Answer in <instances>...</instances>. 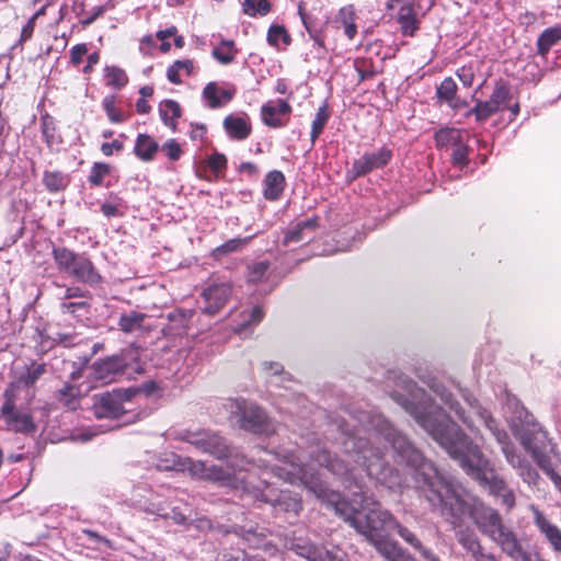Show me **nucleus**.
<instances>
[{"label":"nucleus","instance_id":"obj_23","mask_svg":"<svg viewBox=\"0 0 561 561\" xmlns=\"http://www.w3.org/2000/svg\"><path fill=\"white\" fill-rule=\"evenodd\" d=\"M316 227V219H306L296 222L291 228H289L286 231L283 240L284 245H288L290 243H298L310 238L313 234Z\"/></svg>","mask_w":561,"mask_h":561},{"label":"nucleus","instance_id":"obj_8","mask_svg":"<svg viewBox=\"0 0 561 561\" xmlns=\"http://www.w3.org/2000/svg\"><path fill=\"white\" fill-rule=\"evenodd\" d=\"M53 255L58 268L77 280L89 284L100 282L99 273L85 255L77 254L67 248H55Z\"/></svg>","mask_w":561,"mask_h":561},{"label":"nucleus","instance_id":"obj_52","mask_svg":"<svg viewBox=\"0 0 561 561\" xmlns=\"http://www.w3.org/2000/svg\"><path fill=\"white\" fill-rule=\"evenodd\" d=\"M161 150L172 161L179 160L183 152L180 144L175 139L167 140L162 145Z\"/></svg>","mask_w":561,"mask_h":561},{"label":"nucleus","instance_id":"obj_40","mask_svg":"<svg viewBox=\"0 0 561 561\" xmlns=\"http://www.w3.org/2000/svg\"><path fill=\"white\" fill-rule=\"evenodd\" d=\"M242 10L249 16H264L270 13L271 4L267 0H244Z\"/></svg>","mask_w":561,"mask_h":561},{"label":"nucleus","instance_id":"obj_36","mask_svg":"<svg viewBox=\"0 0 561 561\" xmlns=\"http://www.w3.org/2000/svg\"><path fill=\"white\" fill-rule=\"evenodd\" d=\"M105 84L113 89H121L128 82L125 71L115 66H107L104 68Z\"/></svg>","mask_w":561,"mask_h":561},{"label":"nucleus","instance_id":"obj_43","mask_svg":"<svg viewBox=\"0 0 561 561\" xmlns=\"http://www.w3.org/2000/svg\"><path fill=\"white\" fill-rule=\"evenodd\" d=\"M80 390L72 385H66L58 392V400L68 409L75 410L78 405Z\"/></svg>","mask_w":561,"mask_h":561},{"label":"nucleus","instance_id":"obj_3","mask_svg":"<svg viewBox=\"0 0 561 561\" xmlns=\"http://www.w3.org/2000/svg\"><path fill=\"white\" fill-rule=\"evenodd\" d=\"M296 460H298V458L294 456H285L279 465L272 468V471L279 479L293 484L299 482L310 492L314 493L317 497L334 504L336 513L344 515L345 520L369 539H375L380 530L393 528L397 529L399 536L414 548L424 560L440 561L431 549L422 545L421 540L411 530L397 523L387 511H382L376 501L364 495L362 491L353 492L351 513L347 514L342 507L344 503L339 501V494L331 493L329 495L328 489L319 477L320 473L313 472V463L301 467Z\"/></svg>","mask_w":561,"mask_h":561},{"label":"nucleus","instance_id":"obj_6","mask_svg":"<svg viewBox=\"0 0 561 561\" xmlns=\"http://www.w3.org/2000/svg\"><path fill=\"white\" fill-rule=\"evenodd\" d=\"M471 413L485 425L486 428L494 435L496 442L502 446V451L506 458V461L517 470L518 476L523 481L529 485L536 484L539 474L535 468L518 453L515 451L513 446L508 442L506 432L497 427L496 422L488 413L486 410L482 409L477 404L470 403Z\"/></svg>","mask_w":561,"mask_h":561},{"label":"nucleus","instance_id":"obj_44","mask_svg":"<svg viewBox=\"0 0 561 561\" xmlns=\"http://www.w3.org/2000/svg\"><path fill=\"white\" fill-rule=\"evenodd\" d=\"M43 181L46 188L50 192L60 191L68 184L67 176L58 171L45 172Z\"/></svg>","mask_w":561,"mask_h":561},{"label":"nucleus","instance_id":"obj_28","mask_svg":"<svg viewBox=\"0 0 561 561\" xmlns=\"http://www.w3.org/2000/svg\"><path fill=\"white\" fill-rule=\"evenodd\" d=\"M195 65L192 59L175 60L167 69V78L174 84H180L183 77H190L194 73Z\"/></svg>","mask_w":561,"mask_h":561},{"label":"nucleus","instance_id":"obj_20","mask_svg":"<svg viewBox=\"0 0 561 561\" xmlns=\"http://www.w3.org/2000/svg\"><path fill=\"white\" fill-rule=\"evenodd\" d=\"M0 419L3 420L5 428L9 431L22 434H33L36 431L32 415L15 408L0 412Z\"/></svg>","mask_w":561,"mask_h":561},{"label":"nucleus","instance_id":"obj_12","mask_svg":"<svg viewBox=\"0 0 561 561\" xmlns=\"http://www.w3.org/2000/svg\"><path fill=\"white\" fill-rule=\"evenodd\" d=\"M124 394L105 392L94 398L93 412L98 419H119L125 413Z\"/></svg>","mask_w":561,"mask_h":561},{"label":"nucleus","instance_id":"obj_46","mask_svg":"<svg viewBox=\"0 0 561 561\" xmlns=\"http://www.w3.org/2000/svg\"><path fill=\"white\" fill-rule=\"evenodd\" d=\"M111 167L107 163L95 162L89 175V182L93 186H100L103 184L104 179L110 174Z\"/></svg>","mask_w":561,"mask_h":561},{"label":"nucleus","instance_id":"obj_39","mask_svg":"<svg viewBox=\"0 0 561 561\" xmlns=\"http://www.w3.org/2000/svg\"><path fill=\"white\" fill-rule=\"evenodd\" d=\"M329 116H330V114L328 112V105H327V103H323L318 108L316 116L312 121L311 134H310L312 142H314L318 139V137L322 134V131L328 123Z\"/></svg>","mask_w":561,"mask_h":561},{"label":"nucleus","instance_id":"obj_15","mask_svg":"<svg viewBox=\"0 0 561 561\" xmlns=\"http://www.w3.org/2000/svg\"><path fill=\"white\" fill-rule=\"evenodd\" d=\"M291 106L283 99L271 100L261 107L262 122L272 128H279L287 124Z\"/></svg>","mask_w":561,"mask_h":561},{"label":"nucleus","instance_id":"obj_29","mask_svg":"<svg viewBox=\"0 0 561 561\" xmlns=\"http://www.w3.org/2000/svg\"><path fill=\"white\" fill-rule=\"evenodd\" d=\"M238 55L236 44L231 39H221L211 50V56L221 65H230Z\"/></svg>","mask_w":561,"mask_h":561},{"label":"nucleus","instance_id":"obj_18","mask_svg":"<svg viewBox=\"0 0 561 561\" xmlns=\"http://www.w3.org/2000/svg\"><path fill=\"white\" fill-rule=\"evenodd\" d=\"M244 491L249 494H252L255 500H260L263 502H270L273 505L283 506L285 511L294 512L297 514L301 510V503L297 497L289 496L288 492L280 491L278 496H274L272 494V490L265 485V490H261L260 488H254L252 491L244 486Z\"/></svg>","mask_w":561,"mask_h":561},{"label":"nucleus","instance_id":"obj_48","mask_svg":"<svg viewBox=\"0 0 561 561\" xmlns=\"http://www.w3.org/2000/svg\"><path fill=\"white\" fill-rule=\"evenodd\" d=\"M22 385L21 382L15 381L11 382L7 389L4 390V403L2 404L0 412H7L11 409L15 408V400L18 396V389Z\"/></svg>","mask_w":561,"mask_h":561},{"label":"nucleus","instance_id":"obj_50","mask_svg":"<svg viewBox=\"0 0 561 561\" xmlns=\"http://www.w3.org/2000/svg\"><path fill=\"white\" fill-rule=\"evenodd\" d=\"M249 240H250V238L231 239V240L227 241L226 243L221 244L220 247L216 248L215 254L221 255V254L234 252V251L241 249L243 245H245Z\"/></svg>","mask_w":561,"mask_h":561},{"label":"nucleus","instance_id":"obj_61","mask_svg":"<svg viewBox=\"0 0 561 561\" xmlns=\"http://www.w3.org/2000/svg\"><path fill=\"white\" fill-rule=\"evenodd\" d=\"M122 149L123 144L118 140H114L112 142H104L101 146V151L106 157H110L114 153V151H121Z\"/></svg>","mask_w":561,"mask_h":561},{"label":"nucleus","instance_id":"obj_9","mask_svg":"<svg viewBox=\"0 0 561 561\" xmlns=\"http://www.w3.org/2000/svg\"><path fill=\"white\" fill-rule=\"evenodd\" d=\"M173 465L170 468L188 472L191 477L199 480H209L213 482H217L220 484H229L231 480V474L228 471H225L222 468L217 466L207 467L203 461L193 460L188 457H178L173 456ZM165 468H169L167 466Z\"/></svg>","mask_w":561,"mask_h":561},{"label":"nucleus","instance_id":"obj_19","mask_svg":"<svg viewBox=\"0 0 561 561\" xmlns=\"http://www.w3.org/2000/svg\"><path fill=\"white\" fill-rule=\"evenodd\" d=\"M391 159V151L387 148H380L376 152L366 153L353 162L352 173L354 176L364 175L375 169L382 168Z\"/></svg>","mask_w":561,"mask_h":561},{"label":"nucleus","instance_id":"obj_25","mask_svg":"<svg viewBox=\"0 0 561 561\" xmlns=\"http://www.w3.org/2000/svg\"><path fill=\"white\" fill-rule=\"evenodd\" d=\"M159 149V144L148 134H139L135 140L134 153L144 162L152 161Z\"/></svg>","mask_w":561,"mask_h":561},{"label":"nucleus","instance_id":"obj_35","mask_svg":"<svg viewBox=\"0 0 561 561\" xmlns=\"http://www.w3.org/2000/svg\"><path fill=\"white\" fill-rule=\"evenodd\" d=\"M398 22L404 35L412 36L419 28L417 20L411 5H404L400 9Z\"/></svg>","mask_w":561,"mask_h":561},{"label":"nucleus","instance_id":"obj_24","mask_svg":"<svg viewBox=\"0 0 561 561\" xmlns=\"http://www.w3.org/2000/svg\"><path fill=\"white\" fill-rule=\"evenodd\" d=\"M493 541L496 542L514 561L520 558L522 553L525 551L516 535L506 527L499 533Z\"/></svg>","mask_w":561,"mask_h":561},{"label":"nucleus","instance_id":"obj_33","mask_svg":"<svg viewBox=\"0 0 561 561\" xmlns=\"http://www.w3.org/2000/svg\"><path fill=\"white\" fill-rule=\"evenodd\" d=\"M561 39V25L546 28L537 39L538 54L545 57L550 48Z\"/></svg>","mask_w":561,"mask_h":561},{"label":"nucleus","instance_id":"obj_26","mask_svg":"<svg viewBox=\"0 0 561 561\" xmlns=\"http://www.w3.org/2000/svg\"><path fill=\"white\" fill-rule=\"evenodd\" d=\"M224 127L229 137L242 140L251 133V125L248 118L242 116L229 115L224 121Z\"/></svg>","mask_w":561,"mask_h":561},{"label":"nucleus","instance_id":"obj_31","mask_svg":"<svg viewBox=\"0 0 561 561\" xmlns=\"http://www.w3.org/2000/svg\"><path fill=\"white\" fill-rule=\"evenodd\" d=\"M457 85L453 78H445L437 88L436 95L439 101L446 102L450 107L458 108L461 102L456 98Z\"/></svg>","mask_w":561,"mask_h":561},{"label":"nucleus","instance_id":"obj_4","mask_svg":"<svg viewBox=\"0 0 561 561\" xmlns=\"http://www.w3.org/2000/svg\"><path fill=\"white\" fill-rule=\"evenodd\" d=\"M423 469L422 492L433 508L446 517L454 528L459 527L466 517H470L492 540L504 529L501 516L495 510L485 506L460 485L445 479L432 463H424Z\"/></svg>","mask_w":561,"mask_h":561},{"label":"nucleus","instance_id":"obj_14","mask_svg":"<svg viewBox=\"0 0 561 561\" xmlns=\"http://www.w3.org/2000/svg\"><path fill=\"white\" fill-rule=\"evenodd\" d=\"M533 520L539 534L543 537L552 552L561 549V529L552 523L537 506L530 505Z\"/></svg>","mask_w":561,"mask_h":561},{"label":"nucleus","instance_id":"obj_13","mask_svg":"<svg viewBox=\"0 0 561 561\" xmlns=\"http://www.w3.org/2000/svg\"><path fill=\"white\" fill-rule=\"evenodd\" d=\"M520 444L530 454L534 461L542 469L550 468V458L546 454V435L541 431L525 432L519 437Z\"/></svg>","mask_w":561,"mask_h":561},{"label":"nucleus","instance_id":"obj_47","mask_svg":"<svg viewBox=\"0 0 561 561\" xmlns=\"http://www.w3.org/2000/svg\"><path fill=\"white\" fill-rule=\"evenodd\" d=\"M44 373L45 366L43 364L33 363L27 367L25 374L19 378V382L25 387L33 386Z\"/></svg>","mask_w":561,"mask_h":561},{"label":"nucleus","instance_id":"obj_60","mask_svg":"<svg viewBox=\"0 0 561 561\" xmlns=\"http://www.w3.org/2000/svg\"><path fill=\"white\" fill-rule=\"evenodd\" d=\"M88 51V48L85 46V44H78L76 46H73L70 50V60L73 65H79L82 59H83V56L87 54Z\"/></svg>","mask_w":561,"mask_h":561},{"label":"nucleus","instance_id":"obj_7","mask_svg":"<svg viewBox=\"0 0 561 561\" xmlns=\"http://www.w3.org/2000/svg\"><path fill=\"white\" fill-rule=\"evenodd\" d=\"M225 409L230 414V419L242 430L266 435L273 432L266 414L253 402L244 399H229L225 403Z\"/></svg>","mask_w":561,"mask_h":561},{"label":"nucleus","instance_id":"obj_11","mask_svg":"<svg viewBox=\"0 0 561 561\" xmlns=\"http://www.w3.org/2000/svg\"><path fill=\"white\" fill-rule=\"evenodd\" d=\"M148 496L145 500H135V503L145 512L161 516L163 518H170L175 524H185L187 519V513L191 512L190 507L184 508L174 506L169 512L162 501L158 499L152 492H148Z\"/></svg>","mask_w":561,"mask_h":561},{"label":"nucleus","instance_id":"obj_1","mask_svg":"<svg viewBox=\"0 0 561 561\" xmlns=\"http://www.w3.org/2000/svg\"><path fill=\"white\" fill-rule=\"evenodd\" d=\"M358 423L359 427L354 426L355 431L352 433L342 431L343 455L341 458L332 460L330 454L322 450L314 461L336 476L350 477L354 480H357L355 471L357 467H360L368 477L377 482L386 484L390 489L400 486L398 472L388 467L383 454L379 449L373 450L368 446L371 440L380 443L381 439H385L391 444L400 461H405L409 466L416 468L415 480L420 488L424 485L423 465L431 462L424 460L419 450L403 435L392 428L389 422L379 414L362 413L358 416ZM355 484H358V481H355Z\"/></svg>","mask_w":561,"mask_h":561},{"label":"nucleus","instance_id":"obj_45","mask_svg":"<svg viewBox=\"0 0 561 561\" xmlns=\"http://www.w3.org/2000/svg\"><path fill=\"white\" fill-rule=\"evenodd\" d=\"M115 102V95H107L102 101V107L111 123L119 124L125 121V116L118 108H116Z\"/></svg>","mask_w":561,"mask_h":561},{"label":"nucleus","instance_id":"obj_55","mask_svg":"<svg viewBox=\"0 0 561 561\" xmlns=\"http://www.w3.org/2000/svg\"><path fill=\"white\" fill-rule=\"evenodd\" d=\"M262 369L266 377L277 379L284 371V367L277 362H263Z\"/></svg>","mask_w":561,"mask_h":561},{"label":"nucleus","instance_id":"obj_53","mask_svg":"<svg viewBox=\"0 0 561 561\" xmlns=\"http://www.w3.org/2000/svg\"><path fill=\"white\" fill-rule=\"evenodd\" d=\"M268 270V264L266 262H259L250 266L249 268V282L257 283L263 279L266 272Z\"/></svg>","mask_w":561,"mask_h":561},{"label":"nucleus","instance_id":"obj_59","mask_svg":"<svg viewBox=\"0 0 561 561\" xmlns=\"http://www.w3.org/2000/svg\"><path fill=\"white\" fill-rule=\"evenodd\" d=\"M208 167L215 171V172H219L221 170H224L226 168V164H227V159L224 154L221 153H214L209 157L208 159Z\"/></svg>","mask_w":561,"mask_h":561},{"label":"nucleus","instance_id":"obj_64","mask_svg":"<svg viewBox=\"0 0 561 561\" xmlns=\"http://www.w3.org/2000/svg\"><path fill=\"white\" fill-rule=\"evenodd\" d=\"M101 210L105 217H114L118 215V208L115 204L104 203L101 206Z\"/></svg>","mask_w":561,"mask_h":561},{"label":"nucleus","instance_id":"obj_21","mask_svg":"<svg viewBox=\"0 0 561 561\" xmlns=\"http://www.w3.org/2000/svg\"><path fill=\"white\" fill-rule=\"evenodd\" d=\"M295 551L309 561H345V553L339 548L329 550L319 548L313 543L304 542L296 543Z\"/></svg>","mask_w":561,"mask_h":561},{"label":"nucleus","instance_id":"obj_42","mask_svg":"<svg viewBox=\"0 0 561 561\" xmlns=\"http://www.w3.org/2000/svg\"><path fill=\"white\" fill-rule=\"evenodd\" d=\"M144 319L145 316L142 313L133 311L123 314L119 319L118 325L122 331L131 333L141 327Z\"/></svg>","mask_w":561,"mask_h":561},{"label":"nucleus","instance_id":"obj_56","mask_svg":"<svg viewBox=\"0 0 561 561\" xmlns=\"http://www.w3.org/2000/svg\"><path fill=\"white\" fill-rule=\"evenodd\" d=\"M340 14L341 15H346L348 14L350 15V20L347 19H344L343 20V25H344V34L350 38V39H353L357 33V27L355 25V23L353 22V19H352V15H353V12L352 11H348L346 9H342L340 11Z\"/></svg>","mask_w":561,"mask_h":561},{"label":"nucleus","instance_id":"obj_63","mask_svg":"<svg viewBox=\"0 0 561 561\" xmlns=\"http://www.w3.org/2000/svg\"><path fill=\"white\" fill-rule=\"evenodd\" d=\"M206 134V128L203 125H192L190 130V138L192 140H202Z\"/></svg>","mask_w":561,"mask_h":561},{"label":"nucleus","instance_id":"obj_34","mask_svg":"<svg viewBox=\"0 0 561 561\" xmlns=\"http://www.w3.org/2000/svg\"><path fill=\"white\" fill-rule=\"evenodd\" d=\"M159 114L162 122L170 128L174 129L176 119L181 115V107L173 100H164L159 104Z\"/></svg>","mask_w":561,"mask_h":561},{"label":"nucleus","instance_id":"obj_62","mask_svg":"<svg viewBox=\"0 0 561 561\" xmlns=\"http://www.w3.org/2000/svg\"><path fill=\"white\" fill-rule=\"evenodd\" d=\"M154 38L152 35H145L140 39L139 49L144 55L151 54L152 48L154 47Z\"/></svg>","mask_w":561,"mask_h":561},{"label":"nucleus","instance_id":"obj_38","mask_svg":"<svg viewBox=\"0 0 561 561\" xmlns=\"http://www.w3.org/2000/svg\"><path fill=\"white\" fill-rule=\"evenodd\" d=\"M290 42L291 37L283 25L273 24L270 26L267 31V43L271 46L279 47L280 44L287 46Z\"/></svg>","mask_w":561,"mask_h":561},{"label":"nucleus","instance_id":"obj_51","mask_svg":"<svg viewBox=\"0 0 561 561\" xmlns=\"http://www.w3.org/2000/svg\"><path fill=\"white\" fill-rule=\"evenodd\" d=\"M440 400L445 403L446 407L449 408L450 411H454L462 421L468 425V427H473L472 421H470L467 416L462 414L459 410V404L455 402L453 396L450 393H440Z\"/></svg>","mask_w":561,"mask_h":561},{"label":"nucleus","instance_id":"obj_5","mask_svg":"<svg viewBox=\"0 0 561 561\" xmlns=\"http://www.w3.org/2000/svg\"><path fill=\"white\" fill-rule=\"evenodd\" d=\"M138 347L129 346L118 355L98 360L87 368V378L91 387L103 386L114 381L117 376L130 373L141 374L144 367L139 360Z\"/></svg>","mask_w":561,"mask_h":561},{"label":"nucleus","instance_id":"obj_49","mask_svg":"<svg viewBox=\"0 0 561 561\" xmlns=\"http://www.w3.org/2000/svg\"><path fill=\"white\" fill-rule=\"evenodd\" d=\"M451 160L459 168H463L468 163V147L465 140L453 148Z\"/></svg>","mask_w":561,"mask_h":561},{"label":"nucleus","instance_id":"obj_37","mask_svg":"<svg viewBox=\"0 0 561 561\" xmlns=\"http://www.w3.org/2000/svg\"><path fill=\"white\" fill-rule=\"evenodd\" d=\"M264 312L260 306H254L248 311L242 312L243 320L237 324L233 330L237 333H242L247 329L256 325L263 319Z\"/></svg>","mask_w":561,"mask_h":561},{"label":"nucleus","instance_id":"obj_30","mask_svg":"<svg viewBox=\"0 0 561 561\" xmlns=\"http://www.w3.org/2000/svg\"><path fill=\"white\" fill-rule=\"evenodd\" d=\"M468 136L466 131H462L457 128H442L435 134V140L438 147L447 148V147H456L460 142L465 140Z\"/></svg>","mask_w":561,"mask_h":561},{"label":"nucleus","instance_id":"obj_22","mask_svg":"<svg viewBox=\"0 0 561 561\" xmlns=\"http://www.w3.org/2000/svg\"><path fill=\"white\" fill-rule=\"evenodd\" d=\"M236 93L233 87L222 88L216 82H209L203 89V99L210 108H219L230 102Z\"/></svg>","mask_w":561,"mask_h":561},{"label":"nucleus","instance_id":"obj_10","mask_svg":"<svg viewBox=\"0 0 561 561\" xmlns=\"http://www.w3.org/2000/svg\"><path fill=\"white\" fill-rule=\"evenodd\" d=\"M181 438L201 451L213 455L218 459L229 457L231 454L229 446L216 433L204 430L197 432L186 431L182 434Z\"/></svg>","mask_w":561,"mask_h":561},{"label":"nucleus","instance_id":"obj_57","mask_svg":"<svg viewBox=\"0 0 561 561\" xmlns=\"http://www.w3.org/2000/svg\"><path fill=\"white\" fill-rule=\"evenodd\" d=\"M42 131L46 142L50 146L53 144L55 125L53 119L48 115L42 117Z\"/></svg>","mask_w":561,"mask_h":561},{"label":"nucleus","instance_id":"obj_16","mask_svg":"<svg viewBox=\"0 0 561 561\" xmlns=\"http://www.w3.org/2000/svg\"><path fill=\"white\" fill-rule=\"evenodd\" d=\"M508 102V90L503 87H496L488 101H479L470 111L476 115L477 121H485L493 114L503 110Z\"/></svg>","mask_w":561,"mask_h":561},{"label":"nucleus","instance_id":"obj_27","mask_svg":"<svg viewBox=\"0 0 561 561\" xmlns=\"http://www.w3.org/2000/svg\"><path fill=\"white\" fill-rule=\"evenodd\" d=\"M285 187V176L280 171L274 170L264 179V197L268 201L277 199Z\"/></svg>","mask_w":561,"mask_h":561},{"label":"nucleus","instance_id":"obj_17","mask_svg":"<svg viewBox=\"0 0 561 561\" xmlns=\"http://www.w3.org/2000/svg\"><path fill=\"white\" fill-rule=\"evenodd\" d=\"M231 293L232 288L228 283L209 285L202 293L205 302L204 312L207 314L217 313L226 305Z\"/></svg>","mask_w":561,"mask_h":561},{"label":"nucleus","instance_id":"obj_32","mask_svg":"<svg viewBox=\"0 0 561 561\" xmlns=\"http://www.w3.org/2000/svg\"><path fill=\"white\" fill-rule=\"evenodd\" d=\"M376 548L389 561H413L409 553L392 541H377Z\"/></svg>","mask_w":561,"mask_h":561},{"label":"nucleus","instance_id":"obj_2","mask_svg":"<svg viewBox=\"0 0 561 561\" xmlns=\"http://www.w3.org/2000/svg\"><path fill=\"white\" fill-rule=\"evenodd\" d=\"M408 397L396 392L393 399L414 417L424 431L458 461L465 472L489 488L507 508L515 505V494L505 480L494 472L488 458L471 444L460 428L449 420L426 393L412 381L407 383Z\"/></svg>","mask_w":561,"mask_h":561},{"label":"nucleus","instance_id":"obj_58","mask_svg":"<svg viewBox=\"0 0 561 561\" xmlns=\"http://www.w3.org/2000/svg\"><path fill=\"white\" fill-rule=\"evenodd\" d=\"M457 77L465 87H471L474 78L473 68L471 66H462L457 70Z\"/></svg>","mask_w":561,"mask_h":561},{"label":"nucleus","instance_id":"obj_41","mask_svg":"<svg viewBox=\"0 0 561 561\" xmlns=\"http://www.w3.org/2000/svg\"><path fill=\"white\" fill-rule=\"evenodd\" d=\"M456 537L462 548L470 552L472 557L482 550L477 536L472 531L458 530Z\"/></svg>","mask_w":561,"mask_h":561},{"label":"nucleus","instance_id":"obj_54","mask_svg":"<svg viewBox=\"0 0 561 561\" xmlns=\"http://www.w3.org/2000/svg\"><path fill=\"white\" fill-rule=\"evenodd\" d=\"M299 15L302 21V24L305 25L306 30L308 31L311 38L314 41L317 45L320 47L324 46L323 39L320 37V35L312 28L311 23L309 21V18L307 13L304 11L302 7L299 5Z\"/></svg>","mask_w":561,"mask_h":561}]
</instances>
